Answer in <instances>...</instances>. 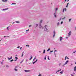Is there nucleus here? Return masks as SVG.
I'll list each match as a JSON object with an SVG mask.
<instances>
[{
    "mask_svg": "<svg viewBox=\"0 0 76 76\" xmlns=\"http://www.w3.org/2000/svg\"><path fill=\"white\" fill-rule=\"evenodd\" d=\"M67 59V56H66L65 58V60H66Z\"/></svg>",
    "mask_w": 76,
    "mask_h": 76,
    "instance_id": "23",
    "label": "nucleus"
},
{
    "mask_svg": "<svg viewBox=\"0 0 76 76\" xmlns=\"http://www.w3.org/2000/svg\"><path fill=\"white\" fill-rule=\"evenodd\" d=\"M29 45H26V47H29Z\"/></svg>",
    "mask_w": 76,
    "mask_h": 76,
    "instance_id": "38",
    "label": "nucleus"
},
{
    "mask_svg": "<svg viewBox=\"0 0 76 76\" xmlns=\"http://www.w3.org/2000/svg\"><path fill=\"white\" fill-rule=\"evenodd\" d=\"M54 50H55V48H54Z\"/></svg>",
    "mask_w": 76,
    "mask_h": 76,
    "instance_id": "63",
    "label": "nucleus"
},
{
    "mask_svg": "<svg viewBox=\"0 0 76 76\" xmlns=\"http://www.w3.org/2000/svg\"><path fill=\"white\" fill-rule=\"evenodd\" d=\"M16 23H19V22H18V21H16Z\"/></svg>",
    "mask_w": 76,
    "mask_h": 76,
    "instance_id": "34",
    "label": "nucleus"
},
{
    "mask_svg": "<svg viewBox=\"0 0 76 76\" xmlns=\"http://www.w3.org/2000/svg\"><path fill=\"white\" fill-rule=\"evenodd\" d=\"M31 25H30L29 26V27H31Z\"/></svg>",
    "mask_w": 76,
    "mask_h": 76,
    "instance_id": "44",
    "label": "nucleus"
},
{
    "mask_svg": "<svg viewBox=\"0 0 76 76\" xmlns=\"http://www.w3.org/2000/svg\"><path fill=\"white\" fill-rule=\"evenodd\" d=\"M46 27H47V25L45 26V31H48V29L46 28Z\"/></svg>",
    "mask_w": 76,
    "mask_h": 76,
    "instance_id": "3",
    "label": "nucleus"
},
{
    "mask_svg": "<svg viewBox=\"0 0 76 76\" xmlns=\"http://www.w3.org/2000/svg\"><path fill=\"white\" fill-rule=\"evenodd\" d=\"M68 62H69V61H67L65 63V64H67Z\"/></svg>",
    "mask_w": 76,
    "mask_h": 76,
    "instance_id": "10",
    "label": "nucleus"
},
{
    "mask_svg": "<svg viewBox=\"0 0 76 76\" xmlns=\"http://www.w3.org/2000/svg\"><path fill=\"white\" fill-rule=\"evenodd\" d=\"M29 29H28V30H26V31H29Z\"/></svg>",
    "mask_w": 76,
    "mask_h": 76,
    "instance_id": "32",
    "label": "nucleus"
},
{
    "mask_svg": "<svg viewBox=\"0 0 76 76\" xmlns=\"http://www.w3.org/2000/svg\"><path fill=\"white\" fill-rule=\"evenodd\" d=\"M61 69L60 70H58V71L56 72V73H57V72H60V71H61Z\"/></svg>",
    "mask_w": 76,
    "mask_h": 76,
    "instance_id": "15",
    "label": "nucleus"
},
{
    "mask_svg": "<svg viewBox=\"0 0 76 76\" xmlns=\"http://www.w3.org/2000/svg\"><path fill=\"white\" fill-rule=\"evenodd\" d=\"M53 33H54V34L53 37H54V36H55V34H56V32H55V31H53Z\"/></svg>",
    "mask_w": 76,
    "mask_h": 76,
    "instance_id": "7",
    "label": "nucleus"
},
{
    "mask_svg": "<svg viewBox=\"0 0 76 76\" xmlns=\"http://www.w3.org/2000/svg\"><path fill=\"white\" fill-rule=\"evenodd\" d=\"M16 56H17V55H16Z\"/></svg>",
    "mask_w": 76,
    "mask_h": 76,
    "instance_id": "60",
    "label": "nucleus"
},
{
    "mask_svg": "<svg viewBox=\"0 0 76 76\" xmlns=\"http://www.w3.org/2000/svg\"><path fill=\"white\" fill-rule=\"evenodd\" d=\"M22 54L21 56V57H23V52L22 53Z\"/></svg>",
    "mask_w": 76,
    "mask_h": 76,
    "instance_id": "18",
    "label": "nucleus"
},
{
    "mask_svg": "<svg viewBox=\"0 0 76 76\" xmlns=\"http://www.w3.org/2000/svg\"><path fill=\"white\" fill-rule=\"evenodd\" d=\"M62 39H63V37H60V41H61Z\"/></svg>",
    "mask_w": 76,
    "mask_h": 76,
    "instance_id": "5",
    "label": "nucleus"
},
{
    "mask_svg": "<svg viewBox=\"0 0 76 76\" xmlns=\"http://www.w3.org/2000/svg\"><path fill=\"white\" fill-rule=\"evenodd\" d=\"M69 1V0H68L67 1Z\"/></svg>",
    "mask_w": 76,
    "mask_h": 76,
    "instance_id": "64",
    "label": "nucleus"
},
{
    "mask_svg": "<svg viewBox=\"0 0 76 76\" xmlns=\"http://www.w3.org/2000/svg\"><path fill=\"white\" fill-rule=\"evenodd\" d=\"M40 76V75H39V76Z\"/></svg>",
    "mask_w": 76,
    "mask_h": 76,
    "instance_id": "62",
    "label": "nucleus"
},
{
    "mask_svg": "<svg viewBox=\"0 0 76 76\" xmlns=\"http://www.w3.org/2000/svg\"><path fill=\"white\" fill-rule=\"evenodd\" d=\"M35 63H36V62L35 61L33 63V64H35Z\"/></svg>",
    "mask_w": 76,
    "mask_h": 76,
    "instance_id": "24",
    "label": "nucleus"
},
{
    "mask_svg": "<svg viewBox=\"0 0 76 76\" xmlns=\"http://www.w3.org/2000/svg\"><path fill=\"white\" fill-rule=\"evenodd\" d=\"M75 72L76 70V66H75V67H74V70Z\"/></svg>",
    "mask_w": 76,
    "mask_h": 76,
    "instance_id": "12",
    "label": "nucleus"
},
{
    "mask_svg": "<svg viewBox=\"0 0 76 76\" xmlns=\"http://www.w3.org/2000/svg\"><path fill=\"white\" fill-rule=\"evenodd\" d=\"M12 4H16L12 3Z\"/></svg>",
    "mask_w": 76,
    "mask_h": 76,
    "instance_id": "33",
    "label": "nucleus"
},
{
    "mask_svg": "<svg viewBox=\"0 0 76 76\" xmlns=\"http://www.w3.org/2000/svg\"><path fill=\"white\" fill-rule=\"evenodd\" d=\"M1 64H3V62H1Z\"/></svg>",
    "mask_w": 76,
    "mask_h": 76,
    "instance_id": "49",
    "label": "nucleus"
},
{
    "mask_svg": "<svg viewBox=\"0 0 76 76\" xmlns=\"http://www.w3.org/2000/svg\"><path fill=\"white\" fill-rule=\"evenodd\" d=\"M6 67H9V66L8 65H7Z\"/></svg>",
    "mask_w": 76,
    "mask_h": 76,
    "instance_id": "42",
    "label": "nucleus"
},
{
    "mask_svg": "<svg viewBox=\"0 0 76 76\" xmlns=\"http://www.w3.org/2000/svg\"><path fill=\"white\" fill-rule=\"evenodd\" d=\"M64 72V70H62V72H60V73L61 74H63V72Z\"/></svg>",
    "mask_w": 76,
    "mask_h": 76,
    "instance_id": "11",
    "label": "nucleus"
},
{
    "mask_svg": "<svg viewBox=\"0 0 76 76\" xmlns=\"http://www.w3.org/2000/svg\"><path fill=\"white\" fill-rule=\"evenodd\" d=\"M39 28H42V29H43V27L42 26H41V25H40L39 26Z\"/></svg>",
    "mask_w": 76,
    "mask_h": 76,
    "instance_id": "9",
    "label": "nucleus"
},
{
    "mask_svg": "<svg viewBox=\"0 0 76 76\" xmlns=\"http://www.w3.org/2000/svg\"><path fill=\"white\" fill-rule=\"evenodd\" d=\"M17 48H19V47H18Z\"/></svg>",
    "mask_w": 76,
    "mask_h": 76,
    "instance_id": "54",
    "label": "nucleus"
},
{
    "mask_svg": "<svg viewBox=\"0 0 76 76\" xmlns=\"http://www.w3.org/2000/svg\"><path fill=\"white\" fill-rule=\"evenodd\" d=\"M71 66H72V65H73V64H71Z\"/></svg>",
    "mask_w": 76,
    "mask_h": 76,
    "instance_id": "52",
    "label": "nucleus"
},
{
    "mask_svg": "<svg viewBox=\"0 0 76 76\" xmlns=\"http://www.w3.org/2000/svg\"><path fill=\"white\" fill-rule=\"evenodd\" d=\"M7 30H9V27H7Z\"/></svg>",
    "mask_w": 76,
    "mask_h": 76,
    "instance_id": "35",
    "label": "nucleus"
},
{
    "mask_svg": "<svg viewBox=\"0 0 76 76\" xmlns=\"http://www.w3.org/2000/svg\"><path fill=\"white\" fill-rule=\"evenodd\" d=\"M75 64H76V62H75Z\"/></svg>",
    "mask_w": 76,
    "mask_h": 76,
    "instance_id": "58",
    "label": "nucleus"
},
{
    "mask_svg": "<svg viewBox=\"0 0 76 76\" xmlns=\"http://www.w3.org/2000/svg\"><path fill=\"white\" fill-rule=\"evenodd\" d=\"M65 10V8H64L63 10V12H64V10Z\"/></svg>",
    "mask_w": 76,
    "mask_h": 76,
    "instance_id": "25",
    "label": "nucleus"
},
{
    "mask_svg": "<svg viewBox=\"0 0 76 76\" xmlns=\"http://www.w3.org/2000/svg\"><path fill=\"white\" fill-rule=\"evenodd\" d=\"M22 61H22L20 63H22Z\"/></svg>",
    "mask_w": 76,
    "mask_h": 76,
    "instance_id": "53",
    "label": "nucleus"
},
{
    "mask_svg": "<svg viewBox=\"0 0 76 76\" xmlns=\"http://www.w3.org/2000/svg\"><path fill=\"white\" fill-rule=\"evenodd\" d=\"M36 59V58H34L33 59V60H35V59Z\"/></svg>",
    "mask_w": 76,
    "mask_h": 76,
    "instance_id": "37",
    "label": "nucleus"
},
{
    "mask_svg": "<svg viewBox=\"0 0 76 76\" xmlns=\"http://www.w3.org/2000/svg\"><path fill=\"white\" fill-rule=\"evenodd\" d=\"M5 1H7V0H5Z\"/></svg>",
    "mask_w": 76,
    "mask_h": 76,
    "instance_id": "45",
    "label": "nucleus"
},
{
    "mask_svg": "<svg viewBox=\"0 0 76 76\" xmlns=\"http://www.w3.org/2000/svg\"><path fill=\"white\" fill-rule=\"evenodd\" d=\"M45 50H44L43 51V54H45Z\"/></svg>",
    "mask_w": 76,
    "mask_h": 76,
    "instance_id": "14",
    "label": "nucleus"
},
{
    "mask_svg": "<svg viewBox=\"0 0 76 76\" xmlns=\"http://www.w3.org/2000/svg\"><path fill=\"white\" fill-rule=\"evenodd\" d=\"M57 51L56 50H55L54 52V53H56V51Z\"/></svg>",
    "mask_w": 76,
    "mask_h": 76,
    "instance_id": "39",
    "label": "nucleus"
},
{
    "mask_svg": "<svg viewBox=\"0 0 76 76\" xmlns=\"http://www.w3.org/2000/svg\"><path fill=\"white\" fill-rule=\"evenodd\" d=\"M60 20H61V19H60Z\"/></svg>",
    "mask_w": 76,
    "mask_h": 76,
    "instance_id": "57",
    "label": "nucleus"
},
{
    "mask_svg": "<svg viewBox=\"0 0 76 76\" xmlns=\"http://www.w3.org/2000/svg\"><path fill=\"white\" fill-rule=\"evenodd\" d=\"M61 64H59V66H60V65Z\"/></svg>",
    "mask_w": 76,
    "mask_h": 76,
    "instance_id": "48",
    "label": "nucleus"
},
{
    "mask_svg": "<svg viewBox=\"0 0 76 76\" xmlns=\"http://www.w3.org/2000/svg\"><path fill=\"white\" fill-rule=\"evenodd\" d=\"M76 53V50L75 51H74L73 53H72V54H73V53Z\"/></svg>",
    "mask_w": 76,
    "mask_h": 76,
    "instance_id": "20",
    "label": "nucleus"
},
{
    "mask_svg": "<svg viewBox=\"0 0 76 76\" xmlns=\"http://www.w3.org/2000/svg\"><path fill=\"white\" fill-rule=\"evenodd\" d=\"M22 48H20V49H21Z\"/></svg>",
    "mask_w": 76,
    "mask_h": 76,
    "instance_id": "56",
    "label": "nucleus"
},
{
    "mask_svg": "<svg viewBox=\"0 0 76 76\" xmlns=\"http://www.w3.org/2000/svg\"><path fill=\"white\" fill-rule=\"evenodd\" d=\"M73 74H74V75H75V73H74V72Z\"/></svg>",
    "mask_w": 76,
    "mask_h": 76,
    "instance_id": "59",
    "label": "nucleus"
},
{
    "mask_svg": "<svg viewBox=\"0 0 76 76\" xmlns=\"http://www.w3.org/2000/svg\"><path fill=\"white\" fill-rule=\"evenodd\" d=\"M38 25V24H36V26H37Z\"/></svg>",
    "mask_w": 76,
    "mask_h": 76,
    "instance_id": "41",
    "label": "nucleus"
},
{
    "mask_svg": "<svg viewBox=\"0 0 76 76\" xmlns=\"http://www.w3.org/2000/svg\"><path fill=\"white\" fill-rule=\"evenodd\" d=\"M50 53H52V52H53V50H50Z\"/></svg>",
    "mask_w": 76,
    "mask_h": 76,
    "instance_id": "27",
    "label": "nucleus"
},
{
    "mask_svg": "<svg viewBox=\"0 0 76 76\" xmlns=\"http://www.w3.org/2000/svg\"><path fill=\"white\" fill-rule=\"evenodd\" d=\"M37 61H38V60L37 59L35 61H36V62H37Z\"/></svg>",
    "mask_w": 76,
    "mask_h": 76,
    "instance_id": "40",
    "label": "nucleus"
},
{
    "mask_svg": "<svg viewBox=\"0 0 76 76\" xmlns=\"http://www.w3.org/2000/svg\"><path fill=\"white\" fill-rule=\"evenodd\" d=\"M46 57H47V56H46V57H45V60H46Z\"/></svg>",
    "mask_w": 76,
    "mask_h": 76,
    "instance_id": "36",
    "label": "nucleus"
},
{
    "mask_svg": "<svg viewBox=\"0 0 76 76\" xmlns=\"http://www.w3.org/2000/svg\"><path fill=\"white\" fill-rule=\"evenodd\" d=\"M67 0H65V2H66V1H67Z\"/></svg>",
    "mask_w": 76,
    "mask_h": 76,
    "instance_id": "50",
    "label": "nucleus"
},
{
    "mask_svg": "<svg viewBox=\"0 0 76 76\" xmlns=\"http://www.w3.org/2000/svg\"><path fill=\"white\" fill-rule=\"evenodd\" d=\"M18 67H19V66H15V71H18V70H17V69H17V68H18Z\"/></svg>",
    "mask_w": 76,
    "mask_h": 76,
    "instance_id": "2",
    "label": "nucleus"
},
{
    "mask_svg": "<svg viewBox=\"0 0 76 76\" xmlns=\"http://www.w3.org/2000/svg\"><path fill=\"white\" fill-rule=\"evenodd\" d=\"M31 57H32V56H31Z\"/></svg>",
    "mask_w": 76,
    "mask_h": 76,
    "instance_id": "55",
    "label": "nucleus"
},
{
    "mask_svg": "<svg viewBox=\"0 0 76 76\" xmlns=\"http://www.w3.org/2000/svg\"><path fill=\"white\" fill-rule=\"evenodd\" d=\"M18 59V58L17 57H15V59L16 60H15L14 61H16V60H17V59Z\"/></svg>",
    "mask_w": 76,
    "mask_h": 76,
    "instance_id": "13",
    "label": "nucleus"
},
{
    "mask_svg": "<svg viewBox=\"0 0 76 76\" xmlns=\"http://www.w3.org/2000/svg\"><path fill=\"white\" fill-rule=\"evenodd\" d=\"M71 76H73V75L72 74V75H71Z\"/></svg>",
    "mask_w": 76,
    "mask_h": 76,
    "instance_id": "51",
    "label": "nucleus"
},
{
    "mask_svg": "<svg viewBox=\"0 0 76 76\" xmlns=\"http://www.w3.org/2000/svg\"><path fill=\"white\" fill-rule=\"evenodd\" d=\"M7 9H8V8L6 9H3V10H7Z\"/></svg>",
    "mask_w": 76,
    "mask_h": 76,
    "instance_id": "26",
    "label": "nucleus"
},
{
    "mask_svg": "<svg viewBox=\"0 0 76 76\" xmlns=\"http://www.w3.org/2000/svg\"><path fill=\"white\" fill-rule=\"evenodd\" d=\"M8 58L9 60H10L12 59V57L11 56L10 58Z\"/></svg>",
    "mask_w": 76,
    "mask_h": 76,
    "instance_id": "8",
    "label": "nucleus"
},
{
    "mask_svg": "<svg viewBox=\"0 0 76 76\" xmlns=\"http://www.w3.org/2000/svg\"><path fill=\"white\" fill-rule=\"evenodd\" d=\"M63 21H62L61 22V24H62V23H63Z\"/></svg>",
    "mask_w": 76,
    "mask_h": 76,
    "instance_id": "28",
    "label": "nucleus"
},
{
    "mask_svg": "<svg viewBox=\"0 0 76 76\" xmlns=\"http://www.w3.org/2000/svg\"><path fill=\"white\" fill-rule=\"evenodd\" d=\"M65 17L64 18H62V19L63 20V19H65Z\"/></svg>",
    "mask_w": 76,
    "mask_h": 76,
    "instance_id": "43",
    "label": "nucleus"
},
{
    "mask_svg": "<svg viewBox=\"0 0 76 76\" xmlns=\"http://www.w3.org/2000/svg\"><path fill=\"white\" fill-rule=\"evenodd\" d=\"M71 33H72V32H71V31H70L69 32V33H68V37H70V35H71Z\"/></svg>",
    "mask_w": 76,
    "mask_h": 76,
    "instance_id": "4",
    "label": "nucleus"
},
{
    "mask_svg": "<svg viewBox=\"0 0 76 76\" xmlns=\"http://www.w3.org/2000/svg\"><path fill=\"white\" fill-rule=\"evenodd\" d=\"M24 71L25 72H30V70H25Z\"/></svg>",
    "mask_w": 76,
    "mask_h": 76,
    "instance_id": "6",
    "label": "nucleus"
},
{
    "mask_svg": "<svg viewBox=\"0 0 76 76\" xmlns=\"http://www.w3.org/2000/svg\"><path fill=\"white\" fill-rule=\"evenodd\" d=\"M67 59H69V58L68 57H67Z\"/></svg>",
    "mask_w": 76,
    "mask_h": 76,
    "instance_id": "47",
    "label": "nucleus"
},
{
    "mask_svg": "<svg viewBox=\"0 0 76 76\" xmlns=\"http://www.w3.org/2000/svg\"><path fill=\"white\" fill-rule=\"evenodd\" d=\"M57 10H58V8H56V13H54V16H55V18H56V13Z\"/></svg>",
    "mask_w": 76,
    "mask_h": 76,
    "instance_id": "1",
    "label": "nucleus"
},
{
    "mask_svg": "<svg viewBox=\"0 0 76 76\" xmlns=\"http://www.w3.org/2000/svg\"><path fill=\"white\" fill-rule=\"evenodd\" d=\"M50 48H49V49L47 50V51H50Z\"/></svg>",
    "mask_w": 76,
    "mask_h": 76,
    "instance_id": "16",
    "label": "nucleus"
},
{
    "mask_svg": "<svg viewBox=\"0 0 76 76\" xmlns=\"http://www.w3.org/2000/svg\"><path fill=\"white\" fill-rule=\"evenodd\" d=\"M32 57H31L29 58V60H31V59H32Z\"/></svg>",
    "mask_w": 76,
    "mask_h": 76,
    "instance_id": "31",
    "label": "nucleus"
},
{
    "mask_svg": "<svg viewBox=\"0 0 76 76\" xmlns=\"http://www.w3.org/2000/svg\"><path fill=\"white\" fill-rule=\"evenodd\" d=\"M66 8H65V11H66Z\"/></svg>",
    "mask_w": 76,
    "mask_h": 76,
    "instance_id": "46",
    "label": "nucleus"
},
{
    "mask_svg": "<svg viewBox=\"0 0 76 76\" xmlns=\"http://www.w3.org/2000/svg\"><path fill=\"white\" fill-rule=\"evenodd\" d=\"M71 20H72V18L69 19V21L70 22V21H71Z\"/></svg>",
    "mask_w": 76,
    "mask_h": 76,
    "instance_id": "21",
    "label": "nucleus"
},
{
    "mask_svg": "<svg viewBox=\"0 0 76 76\" xmlns=\"http://www.w3.org/2000/svg\"><path fill=\"white\" fill-rule=\"evenodd\" d=\"M68 4H69V3H68L66 4V7H68Z\"/></svg>",
    "mask_w": 76,
    "mask_h": 76,
    "instance_id": "17",
    "label": "nucleus"
},
{
    "mask_svg": "<svg viewBox=\"0 0 76 76\" xmlns=\"http://www.w3.org/2000/svg\"><path fill=\"white\" fill-rule=\"evenodd\" d=\"M48 59L49 60H50V58H49V56H48Z\"/></svg>",
    "mask_w": 76,
    "mask_h": 76,
    "instance_id": "30",
    "label": "nucleus"
},
{
    "mask_svg": "<svg viewBox=\"0 0 76 76\" xmlns=\"http://www.w3.org/2000/svg\"><path fill=\"white\" fill-rule=\"evenodd\" d=\"M4 37H6V36H4Z\"/></svg>",
    "mask_w": 76,
    "mask_h": 76,
    "instance_id": "61",
    "label": "nucleus"
},
{
    "mask_svg": "<svg viewBox=\"0 0 76 76\" xmlns=\"http://www.w3.org/2000/svg\"><path fill=\"white\" fill-rule=\"evenodd\" d=\"M14 61V60L12 59V60L10 61Z\"/></svg>",
    "mask_w": 76,
    "mask_h": 76,
    "instance_id": "22",
    "label": "nucleus"
},
{
    "mask_svg": "<svg viewBox=\"0 0 76 76\" xmlns=\"http://www.w3.org/2000/svg\"><path fill=\"white\" fill-rule=\"evenodd\" d=\"M59 24H60V23H59V22H58V23H57V25H59Z\"/></svg>",
    "mask_w": 76,
    "mask_h": 76,
    "instance_id": "29",
    "label": "nucleus"
},
{
    "mask_svg": "<svg viewBox=\"0 0 76 76\" xmlns=\"http://www.w3.org/2000/svg\"><path fill=\"white\" fill-rule=\"evenodd\" d=\"M42 20H40V23H42Z\"/></svg>",
    "mask_w": 76,
    "mask_h": 76,
    "instance_id": "19",
    "label": "nucleus"
}]
</instances>
